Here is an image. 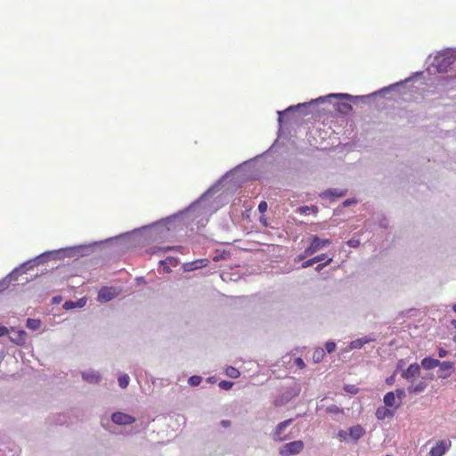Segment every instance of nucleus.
I'll return each instance as SVG.
<instances>
[{
  "label": "nucleus",
  "instance_id": "31",
  "mask_svg": "<svg viewBox=\"0 0 456 456\" xmlns=\"http://www.w3.org/2000/svg\"><path fill=\"white\" fill-rule=\"evenodd\" d=\"M338 437H339L343 441L349 442L348 431L342 429L339 430L338 432Z\"/></svg>",
  "mask_w": 456,
  "mask_h": 456
},
{
  "label": "nucleus",
  "instance_id": "20",
  "mask_svg": "<svg viewBox=\"0 0 456 456\" xmlns=\"http://www.w3.org/2000/svg\"><path fill=\"white\" fill-rule=\"evenodd\" d=\"M323 195L325 197H329V198H333V197L341 198L345 195V191L338 190V189H331V190H328L325 192H323Z\"/></svg>",
  "mask_w": 456,
  "mask_h": 456
},
{
  "label": "nucleus",
  "instance_id": "19",
  "mask_svg": "<svg viewBox=\"0 0 456 456\" xmlns=\"http://www.w3.org/2000/svg\"><path fill=\"white\" fill-rule=\"evenodd\" d=\"M325 356V351L322 347L316 348L313 353V361L315 363L321 362Z\"/></svg>",
  "mask_w": 456,
  "mask_h": 456
},
{
  "label": "nucleus",
  "instance_id": "30",
  "mask_svg": "<svg viewBox=\"0 0 456 456\" xmlns=\"http://www.w3.org/2000/svg\"><path fill=\"white\" fill-rule=\"evenodd\" d=\"M233 383L231 381L223 380L219 383V387L224 390H229L232 387Z\"/></svg>",
  "mask_w": 456,
  "mask_h": 456
},
{
  "label": "nucleus",
  "instance_id": "42",
  "mask_svg": "<svg viewBox=\"0 0 456 456\" xmlns=\"http://www.w3.org/2000/svg\"><path fill=\"white\" fill-rule=\"evenodd\" d=\"M75 304H76V307L77 306L83 307L85 305V304H86V299L85 298H81L77 302H76Z\"/></svg>",
  "mask_w": 456,
  "mask_h": 456
},
{
  "label": "nucleus",
  "instance_id": "17",
  "mask_svg": "<svg viewBox=\"0 0 456 456\" xmlns=\"http://www.w3.org/2000/svg\"><path fill=\"white\" fill-rule=\"evenodd\" d=\"M326 257V255L325 254H321V255H318L311 259H308L305 262H303L302 264V267L303 268H307L311 265H313L314 264L317 263V262H320V261H322L324 260Z\"/></svg>",
  "mask_w": 456,
  "mask_h": 456
},
{
  "label": "nucleus",
  "instance_id": "43",
  "mask_svg": "<svg viewBox=\"0 0 456 456\" xmlns=\"http://www.w3.org/2000/svg\"><path fill=\"white\" fill-rule=\"evenodd\" d=\"M221 426H222L223 428H229V427L231 426V421H230V420H227V419H223V420L221 421Z\"/></svg>",
  "mask_w": 456,
  "mask_h": 456
},
{
  "label": "nucleus",
  "instance_id": "44",
  "mask_svg": "<svg viewBox=\"0 0 456 456\" xmlns=\"http://www.w3.org/2000/svg\"><path fill=\"white\" fill-rule=\"evenodd\" d=\"M354 203H356V200H346L344 201L343 205L345 207H347V206H350V205H352Z\"/></svg>",
  "mask_w": 456,
  "mask_h": 456
},
{
  "label": "nucleus",
  "instance_id": "15",
  "mask_svg": "<svg viewBox=\"0 0 456 456\" xmlns=\"http://www.w3.org/2000/svg\"><path fill=\"white\" fill-rule=\"evenodd\" d=\"M372 341L371 338H368L367 337L361 338L355 340L351 341L349 345L350 349H360L362 348L365 344Z\"/></svg>",
  "mask_w": 456,
  "mask_h": 456
},
{
  "label": "nucleus",
  "instance_id": "5",
  "mask_svg": "<svg viewBox=\"0 0 456 456\" xmlns=\"http://www.w3.org/2000/svg\"><path fill=\"white\" fill-rule=\"evenodd\" d=\"M111 421L118 426H126L133 424L135 418L121 411H116L111 414Z\"/></svg>",
  "mask_w": 456,
  "mask_h": 456
},
{
  "label": "nucleus",
  "instance_id": "46",
  "mask_svg": "<svg viewBox=\"0 0 456 456\" xmlns=\"http://www.w3.org/2000/svg\"><path fill=\"white\" fill-rule=\"evenodd\" d=\"M347 244L350 247H356L359 244V241L358 240H350L347 241Z\"/></svg>",
  "mask_w": 456,
  "mask_h": 456
},
{
  "label": "nucleus",
  "instance_id": "39",
  "mask_svg": "<svg viewBox=\"0 0 456 456\" xmlns=\"http://www.w3.org/2000/svg\"><path fill=\"white\" fill-rule=\"evenodd\" d=\"M8 334V329L5 326L0 325V337Z\"/></svg>",
  "mask_w": 456,
  "mask_h": 456
},
{
  "label": "nucleus",
  "instance_id": "38",
  "mask_svg": "<svg viewBox=\"0 0 456 456\" xmlns=\"http://www.w3.org/2000/svg\"><path fill=\"white\" fill-rule=\"evenodd\" d=\"M346 390L351 394H356L358 389L354 386H346Z\"/></svg>",
  "mask_w": 456,
  "mask_h": 456
},
{
  "label": "nucleus",
  "instance_id": "33",
  "mask_svg": "<svg viewBox=\"0 0 456 456\" xmlns=\"http://www.w3.org/2000/svg\"><path fill=\"white\" fill-rule=\"evenodd\" d=\"M328 97L329 98H338V99H343V98L349 99V98H351V96L349 94H330Z\"/></svg>",
  "mask_w": 456,
  "mask_h": 456
},
{
  "label": "nucleus",
  "instance_id": "37",
  "mask_svg": "<svg viewBox=\"0 0 456 456\" xmlns=\"http://www.w3.org/2000/svg\"><path fill=\"white\" fill-rule=\"evenodd\" d=\"M74 307H76L75 302L68 301V302H65V304H64V308L67 310L72 309Z\"/></svg>",
  "mask_w": 456,
  "mask_h": 456
},
{
  "label": "nucleus",
  "instance_id": "18",
  "mask_svg": "<svg viewBox=\"0 0 456 456\" xmlns=\"http://www.w3.org/2000/svg\"><path fill=\"white\" fill-rule=\"evenodd\" d=\"M41 325L42 322L39 319L28 318L26 322V327L31 330H37Z\"/></svg>",
  "mask_w": 456,
  "mask_h": 456
},
{
  "label": "nucleus",
  "instance_id": "45",
  "mask_svg": "<svg viewBox=\"0 0 456 456\" xmlns=\"http://www.w3.org/2000/svg\"><path fill=\"white\" fill-rule=\"evenodd\" d=\"M383 399H395V394L393 392H388L385 395Z\"/></svg>",
  "mask_w": 456,
  "mask_h": 456
},
{
  "label": "nucleus",
  "instance_id": "25",
  "mask_svg": "<svg viewBox=\"0 0 456 456\" xmlns=\"http://www.w3.org/2000/svg\"><path fill=\"white\" fill-rule=\"evenodd\" d=\"M118 385L121 388H126L129 384V376L127 374H122L118 377Z\"/></svg>",
  "mask_w": 456,
  "mask_h": 456
},
{
  "label": "nucleus",
  "instance_id": "11",
  "mask_svg": "<svg viewBox=\"0 0 456 456\" xmlns=\"http://www.w3.org/2000/svg\"><path fill=\"white\" fill-rule=\"evenodd\" d=\"M439 370L437 372V376L440 379H446L448 378L452 370H453V364L451 362H440V364L438 365Z\"/></svg>",
  "mask_w": 456,
  "mask_h": 456
},
{
  "label": "nucleus",
  "instance_id": "2",
  "mask_svg": "<svg viewBox=\"0 0 456 456\" xmlns=\"http://www.w3.org/2000/svg\"><path fill=\"white\" fill-rule=\"evenodd\" d=\"M401 401H384V405L379 406L376 411V417L378 419H385L386 418H392L395 411L400 407Z\"/></svg>",
  "mask_w": 456,
  "mask_h": 456
},
{
  "label": "nucleus",
  "instance_id": "22",
  "mask_svg": "<svg viewBox=\"0 0 456 456\" xmlns=\"http://www.w3.org/2000/svg\"><path fill=\"white\" fill-rule=\"evenodd\" d=\"M225 374L232 379H237L240 377V372L237 368L233 366H228L225 369Z\"/></svg>",
  "mask_w": 456,
  "mask_h": 456
},
{
  "label": "nucleus",
  "instance_id": "35",
  "mask_svg": "<svg viewBox=\"0 0 456 456\" xmlns=\"http://www.w3.org/2000/svg\"><path fill=\"white\" fill-rule=\"evenodd\" d=\"M267 203L265 201H261L258 205V210L261 213H265L267 210Z\"/></svg>",
  "mask_w": 456,
  "mask_h": 456
},
{
  "label": "nucleus",
  "instance_id": "10",
  "mask_svg": "<svg viewBox=\"0 0 456 456\" xmlns=\"http://www.w3.org/2000/svg\"><path fill=\"white\" fill-rule=\"evenodd\" d=\"M451 443L447 444L444 441H439L431 448L429 452L430 456H443L449 449Z\"/></svg>",
  "mask_w": 456,
  "mask_h": 456
},
{
  "label": "nucleus",
  "instance_id": "50",
  "mask_svg": "<svg viewBox=\"0 0 456 456\" xmlns=\"http://www.w3.org/2000/svg\"><path fill=\"white\" fill-rule=\"evenodd\" d=\"M221 258H224V256H215L213 257V260H214L215 262H217V261H219Z\"/></svg>",
  "mask_w": 456,
  "mask_h": 456
},
{
  "label": "nucleus",
  "instance_id": "6",
  "mask_svg": "<svg viewBox=\"0 0 456 456\" xmlns=\"http://www.w3.org/2000/svg\"><path fill=\"white\" fill-rule=\"evenodd\" d=\"M292 422V419H287L279 423L275 429L271 433V437L275 442H282L287 439L286 436H282L287 427Z\"/></svg>",
  "mask_w": 456,
  "mask_h": 456
},
{
  "label": "nucleus",
  "instance_id": "36",
  "mask_svg": "<svg viewBox=\"0 0 456 456\" xmlns=\"http://www.w3.org/2000/svg\"><path fill=\"white\" fill-rule=\"evenodd\" d=\"M297 211L302 214V215H305L307 214L309 211H310V206H303V207H300Z\"/></svg>",
  "mask_w": 456,
  "mask_h": 456
},
{
  "label": "nucleus",
  "instance_id": "47",
  "mask_svg": "<svg viewBox=\"0 0 456 456\" xmlns=\"http://www.w3.org/2000/svg\"><path fill=\"white\" fill-rule=\"evenodd\" d=\"M310 211L313 212L314 215H317L318 208L316 206H310Z\"/></svg>",
  "mask_w": 456,
  "mask_h": 456
},
{
  "label": "nucleus",
  "instance_id": "29",
  "mask_svg": "<svg viewBox=\"0 0 456 456\" xmlns=\"http://www.w3.org/2000/svg\"><path fill=\"white\" fill-rule=\"evenodd\" d=\"M336 343L333 341H328L325 344V349L329 354L333 353L336 350Z\"/></svg>",
  "mask_w": 456,
  "mask_h": 456
},
{
  "label": "nucleus",
  "instance_id": "7",
  "mask_svg": "<svg viewBox=\"0 0 456 456\" xmlns=\"http://www.w3.org/2000/svg\"><path fill=\"white\" fill-rule=\"evenodd\" d=\"M420 373V366L418 363H411L406 370L402 372V377L408 381H412L419 377Z\"/></svg>",
  "mask_w": 456,
  "mask_h": 456
},
{
  "label": "nucleus",
  "instance_id": "40",
  "mask_svg": "<svg viewBox=\"0 0 456 456\" xmlns=\"http://www.w3.org/2000/svg\"><path fill=\"white\" fill-rule=\"evenodd\" d=\"M451 324H452V329H453V331H452L453 339L456 340V320H452L451 322Z\"/></svg>",
  "mask_w": 456,
  "mask_h": 456
},
{
  "label": "nucleus",
  "instance_id": "21",
  "mask_svg": "<svg viewBox=\"0 0 456 456\" xmlns=\"http://www.w3.org/2000/svg\"><path fill=\"white\" fill-rule=\"evenodd\" d=\"M159 264L165 266L167 272H169L168 266L167 265H169L172 266H176L178 265V260L175 257L169 256L167 257L165 260L159 261Z\"/></svg>",
  "mask_w": 456,
  "mask_h": 456
},
{
  "label": "nucleus",
  "instance_id": "13",
  "mask_svg": "<svg viewBox=\"0 0 456 456\" xmlns=\"http://www.w3.org/2000/svg\"><path fill=\"white\" fill-rule=\"evenodd\" d=\"M114 297V292L110 288H102L98 294V299L101 302H108Z\"/></svg>",
  "mask_w": 456,
  "mask_h": 456
},
{
  "label": "nucleus",
  "instance_id": "28",
  "mask_svg": "<svg viewBox=\"0 0 456 456\" xmlns=\"http://www.w3.org/2000/svg\"><path fill=\"white\" fill-rule=\"evenodd\" d=\"M201 380H202V378L200 376L194 375L189 379V384L193 387L199 386L200 384Z\"/></svg>",
  "mask_w": 456,
  "mask_h": 456
},
{
  "label": "nucleus",
  "instance_id": "32",
  "mask_svg": "<svg viewBox=\"0 0 456 456\" xmlns=\"http://www.w3.org/2000/svg\"><path fill=\"white\" fill-rule=\"evenodd\" d=\"M294 363L299 369H304L305 367V363L304 360L300 357H297L294 361Z\"/></svg>",
  "mask_w": 456,
  "mask_h": 456
},
{
  "label": "nucleus",
  "instance_id": "41",
  "mask_svg": "<svg viewBox=\"0 0 456 456\" xmlns=\"http://www.w3.org/2000/svg\"><path fill=\"white\" fill-rule=\"evenodd\" d=\"M447 351L444 348H439L438 355L440 358H443L447 355Z\"/></svg>",
  "mask_w": 456,
  "mask_h": 456
},
{
  "label": "nucleus",
  "instance_id": "34",
  "mask_svg": "<svg viewBox=\"0 0 456 456\" xmlns=\"http://www.w3.org/2000/svg\"><path fill=\"white\" fill-rule=\"evenodd\" d=\"M331 262H332V258L331 257L328 258V260L325 263L319 264L316 266V268H315L316 271L320 272L321 270L323 269V267H325L326 265H329Z\"/></svg>",
  "mask_w": 456,
  "mask_h": 456
},
{
  "label": "nucleus",
  "instance_id": "14",
  "mask_svg": "<svg viewBox=\"0 0 456 456\" xmlns=\"http://www.w3.org/2000/svg\"><path fill=\"white\" fill-rule=\"evenodd\" d=\"M439 364V360L430 357H426L421 361V366L426 370H432L436 367H438Z\"/></svg>",
  "mask_w": 456,
  "mask_h": 456
},
{
  "label": "nucleus",
  "instance_id": "16",
  "mask_svg": "<svg viewBox=\"0 0 456 456\" xmlns=\"http://www.w3.org/2000/svg\"><path fill=\"white\" fill-rule=\"evenodd\" d=\"M208 265V260L207 258L198 259L194 262L188 264L191 265L187 270H195L198 268L205 267Z\"/></svg>",
  "mask_w": 456,
  "mask_h": 456
},
{
  "label": "nucleus",
  "instance_id": "23",
  "mask_svg": "<svg viewBox=\"0 0 456 456\" xmlns=\"http://www.w3.org/2000/svg\"><path fill=\"white\" fill-rule=\"evenodd\" d=\"M336 110H337V111H338V112H340V113H345V114H346V113H348L349 111H351V110H352V106H351V104H349V103H345V102H343V103H338V104H337V107H336Z\"/></svg>",
  "mask_w": 456,
  "mask_h": 456
},
{
  "label": "nucleus",
  "instance_id": "52",
  "mask_svg": "<svg viewBox=\"0 0 456 456\" xmlns=\"http://www.w3.org/2000/svg\"><path fill=\"white\" fill-rule=\"evenodd\" d=\"M452 309L456 313V305H453L452 306Z\"/></svg>",
  "mask_w": 456,
  "mask_h": 456
},
{
  "label": "nucleus",
  "instance_id": "24",
  "mask_svg": "<svg viewBox=\"0 0 456 456\" xmlns=\"http://www.w3.org/2000/svg\"><path fill=\"white\" fill-rule=\"evenodd\" d=\"M27 333L24 330H20L18 331L16 338H12L11 340L16 344H21L25 341Z\"/></svg>",
  "mask_w": 456,
  "mask_h": 456
},
{
  "label": "nucleus",
  "instance_id": "27",
  "mask_svg": "<svg viewBox=\"0 0 456 456\" xmlns=\"http://www.w3.org/2000/svg\"><path fill=\"white\" fill-rule=\"evenodd\" d=\"M326 411L330 414H342L343 410L336 405H330L327 407Z\"/></svg>",
  "mask_w": 456,
  "mask_h": 456
},
{
  "label": "nucleus",
  "instance_id": "4",
  "mask_svg": "<svg viewBox=\"0 0 456 456\" xmlns=\"http://www.w3.org/2000/svg\"><path fill=\"white\" fill-rule=\"evenodd\" d=\"M305 448V444L301 440L293 441L284 444L279 448L281 456H293L299 454Z\"/></svg>",
  "mask_w": 456,
  "mask_h": 456
},
{
  "label": "nucleus",
  "instance_id": "48",
  "mask_svg": "<svg viewBox=\"0 0 456 456\" xmlns=\"http://www.w3.org/2000/svg\"><path fill=\"white\" fill-rule=\"evenodd\" d=\"M404 395H404V391H403V390H397V396H398L399 398H401V397H403V396H404Z\"/></svg>",
  "mask_w": 456,
  "mask_h": 456
},
{
  "label": "nucleus",
  "instance_id": "51",
  "mask_svg": "<svg viewBox=\"0 0 456 456\" xmlns=\"http://www.w3.org/2000/svg\"><path fill=\"white\" fill-rule=\"evenodd\" d=\"M394 379V376L390 377L389 379H387V382L389 384H391L392 380Z\"/></svg>",
  "mask_w": 456,
  "mask_h": 456
},
{
  "label": "nucleus",
  "instance_id": "9",
  "mask_svg": "<svg viewBox=\"0 0 456 456\" xmlns=\"http://www.w3.org/2000/svg\"><path fill=\"white\" fill-rule=\"evenodd\" d=\"M82 379L89 384H98L102 377L99 371L89 370L82 372Z\"/></svg>",
  "mask_w": 456,
  "mask_h": 456
},
{
  "label": "nucleus",
  "instance_id": "26",
  "mask_svg": "<svg viewBox=\"0 0 456 456\" xmlns=\"http://www.w3.org/2000/svg\"><path fill=\"white\" fill-rule=\"evenodd\" d=\"M307 105H308V103H299V104H297V106H290V107H289V108H288L287 110H285L283 112L279 111V112H278V113H279V121H280V122L281 121V115H282L283 113H288V112L292 111V110H297V109L305 108V107H306Z\"/></svg>",
  "mask_w": 456,
  "mask_h": 456
},
{
  "label": "nucleus",
  "instance_id": "12",
  "mask_svg": "<svg viewBox=\"0 0 456 456\" xmlns=\"http://www.w3.org/2000/svg\"><path fill=\"white\" fill-rule=\"evenodd\" d=\"M427 386L428 384L424 379L417 381L412 380L411 381V385L409 386L408 390L410 393H420L426 389Z\"/></svg>",
  "mask_w": 456,
  "mask_h": 456
},
{
  "label": "nucleus",
  "instance_id": "49",
  "mask_svg": "<svg viewBox=\"0 0 456 456\" xmlns=\"http://www.w3.org/2000/svg\"><path fill=\"white\" fill-rule=\"evenodd\" d=\"M102 427L107 429V430H110V424H104L103 422L102 423Z\"/></svg>",
  "mask_w": 456,
  "mask_h": 456
},
{
  "label": "nucleus",
  "instance_id": "8",
  "mask_svg": "<svg viewBox=\"0 0 456 456\" xmlns=\"http://www.w3.org/2000/svg\"><path fill=\"white\" fill-rule=\"evenodd\" d=\"M365 435V430L361 425H355L348 429L349 441L357 443Z\"/></svg>",
  "mask_w": 456,
  "mask_h": 456
},
{
  "label": "nucleus",
  "instance_id": "1",
  "mask_svg": "<svg viewBox=\"0 0 456 456\" xmlns=\"http://www.w3.org/2000/svg\"><path fill=\"white\" fill-rule=\"evenodd\" d=\"M309 246L305 249L304 254L297 257V261H301L306 256H312L322 248L328 247L331 244V240L329 239H321L316 235H313L311 238Z\"/></svg>",
  "mask_w": 456,
  "mask_h": 456
},
{
  "label": "nucleus",
  "instance_id": "3",
  "mask_svg": "<svg viewBox=\"0 0 456 456\" xmlns=\"http://www.w3.org/2000/svg\"><path fill=\"white\" fill-rule=\"evenodd\" d=\"M454 62V56L450 53H440L435 59L433 65L438 72H446L449 67Z\"/></svg>",
  "mask_w": 456,
  "mask_h": 456
}]
</instances>
